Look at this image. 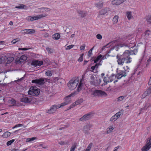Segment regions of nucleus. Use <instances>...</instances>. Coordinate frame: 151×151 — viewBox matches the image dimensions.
<instances>
[{
  "label": "nucleus",
  "instance_id": "nucleus-1",
  "mask_svg": "<svg viewBox=\"0 0 151 151\" xmlns=\"http://www.w3.org/2000/svg\"><path fill=\"white\" fill-rule=\"evenodd\" d=\"M84 83V80L83 78H82L80 80L78 77H75L71 79L67 83V86L69 88L70 90H73L76 88L78 86L77 90L66 96L64 98L65 100L68 101L69 100L68 99H70V103L71 101L70 97L75 96L78 94L81 90Z\"/></svg>",
  "mask_w": 151,
  "mask_h": 151
},
{
  "label": "nucleus",
  "instance_id": "nucleus-2",
  "mask_svg": "<svg viewBox=\"0 0 151 151\" xmlns=\"http://www.w3.org/2000/svg\"><path fill=\"white\" fill-rule=\"evenodd\" d=\"M137 52V49L135 48L131 51L126 50L122 55L118 54L116 57L118 64L119 65L122 66L124 63L127 64L131 63L132 58L130 55H135Z\"/></svg>",
  "mask_w": 151,
  "mask_h": 151
},
{
  "label": "nucleus",
  "instance_id": "nucleus-3",
  "mask_svg": "<svg viewBox=\"0 0 151 151\" xmlns=\"http://www.w3.org/2000/svg\"><path fill=\"white\" fill-rule=\"evenodd\" d=\"M127 43H124L123 44L121 45V47H127L129 48L134 47L136 46L135 43V38L134 35H129L126 37Z\"/></svg>",
  "mask_w": 151,
  "mask_h": 151
},
{
  "label": "nucleus",
  "instance_id": "nucleus-4",
  "mask_svg": "<svg viewBox=\"0 0 151 151\" xmlns=\"http://www.w3.org/2000/svg\"><path fill=\"white\" fill-rule=\"evenodd\" d=\"M68 100L65 101L60 104L57 105H55L51 106L50 109L47 110L46 112L49 114H53L57 110V109L60 107H63L65 105L70 103V99Z\"/></svg>",
  "mask_w": 151,
  "mask_h": 151
},
{
  "label": "nucleus",
  "instance_id": "nucleus-5",
  "mask_svg": "<svg viewBox=\"0 0 151 151\" xmlns=\"http://www.w3.org/2000/svg\"><path fill=\"white\" fill-rule=\"evenodd\" d=\"M40 92V90L36 87H31L28 91L29 95L33 96H37L39 95Z\"/></svg>",
  "mask_w": 151,
  "mask_h": 151
},
{
  "label": "nucleus",
  "instance_id": "nucleus-6",
  "mask_svg": "<svg viewBox=\"0 0 151 151\" xmlns=\"http://www.w3.org/2000/svg\"><path fill=\"white\" fill-rule=\"evenodd\" d=\"M151 148V136L146 140V145L141 149L142 151H147Z\"/></svg>",
  "mask_w": 151,
  "mask_h": 151
},
{
  "label": "nucleus",
  "instance_id": "nucleus-7",
  "mask_svg": "<svg viewBox=\"0 0 151 151\" xmlns=\"http://www.w3.org/2000/svg\"><path fill=\"white\" fill-rule=\"evenodd\" d=\"M47 16V15L45 14H42L37 16H32L28 17H27V19L30 21H33L34 20H38Z\"/></svg>",
  "mask_w": 151,
  "mask_h": 151
},
{
  "label": "nucleus",
  "instance_id": "nucleus-8",
  "mask_svg": "<svg viewBox=\"0 0 151 151\" xmlns=\"http://www.w3.org/2000/svg\"><path fill=\"white\" fill-rule=\"evenodd\" d=\"M92 95L94 96H107V94L104 91L99 90H95Z\"/></svg>",
  "mask_w": 151,
  "mask_h": 151
},
{
  "label": "nucleus",
  "instance_id": "nucleus-9",
  "mask_svg": "<svg viewBox=\"0 0 151 151\" xmlns=\"http://www.w3.org/2000/svg\"><path fill=\"white\" fill-rule=\"evenodd\" d=\"M115 76V78H117V79L114 81V84L118 81V79H121L123 77H125L127 74L126 72L124 71H121L119 73H118Z\"/></svg>",
  "mask_w": 151,
  "mask_h": 151
},
{
  "label": "nucleus",
  "instance_id": "nucleus-10",
  "mask_svg": "<svg viewBox=\"0 0 151 151\" xmlns=\"http://www.w3.org/2000/svg\"><path fill=\"white\" fill-rule=\"evenodd\" d=\"M27 57L24 55H23L20 57H17L15 60V63L16 64L19 63L23 61H25L27 60Z\"/></svg>",
  "mask_w": 151,
  "mask_h": 151
},
{
  "label": "nucleus",
  "instance_id": "nucleus-11",
  "mask_svg": "<svg viewBox=\"0 0 151 151\" xmlns=\"http://www.w3.org/2000/svg\"><path fill=\"white\" fill-rule=\"evenodd\" d=\"M93 116V113H90L84 115L82 118L80 119V121H84L88 120Z\"/></svg>",
  "mask_w": 151,
  "mask_h": 151
},
{
  "label": "nucleus",
  "instance_id": "nucleus-12",
  "mask_svg": "<svg viewBox=\"0 0 151 151\" xmlns=\"http://www.w3.org/2000/svg\"><path fill=\"white\" fill-rule=\"evenodd\" d=\"M115 79V76L114 75H112L110 77H109L106 76L104 77V81L105 83H108L112 82Z\"/></svg>",
  "mask_w": 151,
  "mask_h": 151
},
{
  "label": "nucleus",
  "instance_id": "nucleus-13",
  "mask_svg": "<svg viewBox=\"0 0 151 151\" xmlns=\"http://www.w3.org/2000/svg\"><path fill=\"white\" fill-rule=\"evenodd\" d=\"M43 64V62L42 61L34 60L32 61L31 64L35 67L37 66H40Z\"/></svg>",
  "mask_w": 151,
  "mask_h": 151
},
{
  "label": "nucleus",
  "instance_id": "nucleus-14",
  "mask_svg": "<svg viewBox=\"0 0 151 151\" xmlns=\"http://www.w3.org/2000/svg\"><path fill=\"white\" fill-rule=\"evenodd\" d=\"M32 83H35L37 85H41L44 84V80L43 78H41L38 79H35L32 81Z\"/></svg>",
  "mask_w": 151,
  "mask_h": 151
},
{
  "label": "nucleus",
  "instance_id": "nucleus-15",
  "mask_svg": "<svg viewBox=\"0 0 151 151\" xmlns=\"http://www.w3.org/2000/svg\"><path fill=\"white\" fill-rule=\"evenodd\" d=\"M121 114V112L120 111L117 113L111 118L110 120L112 122L115 121L120 117Z\"/></svg>",
  "mask_w": 151,
  "mask_h": 151
},
{
  "label": "nucleus",
  "instance_id": "nucleus-16",
  "mask_svg": "<svg viewBox=\"0 0 151 151\" xmlns=\"http://www.w3.org/2000/svg\"><path fill=\"white\" fill-rule=\"evenodd\" d=\"M151 93V86L148 88L147 90L144 92L142 96V99H144L146 97L149 96Z\"/></svg>",
  "mask_w": 151,
  "mask_h": 151
},
{
  "label": "nucleus",
  "instance_id": "nucleus-17",
  "mask_svg": "<svg viewBox=\"0 0 151 151\" xmlns=\"http://www.w3.org/2000/svg\"><path fill=\"white\" fill-rule=\"evenodd\" d=\"M126 0H113L111 2L112 5H119L124 2Z\"/></svg>",
  "mask_w": 151,
  "mask_h": 151
},
{
  "label": "nucleus",
  "instance_id": "nucleus-18",
  "mask_svg": "<svg viewBox=\"0 0 151 151\" xmlns=\"http://www.w3.org/2000/svg\"><path fill=\"white\" fill-rule=\"evenodd\" d=\"M110 10V8H105L102 9L99 12V14L100 15H104L107 13Z\"/></svg>",
  "mask_w": 151,
  "mask_h": 151
},
{
  "label": "nucleus",
  "instance_id": "nucleus-19",
  "mask_svg": "<svg viewBox=\"0 0 151 151\" xmlns=\"http://www.w3.org/2000/svg\"><path fill=\"white\" fill-rule=\"evenodd\" d=\"M92 126L90 125H87L85 126L83 128V131L86 134L88 133V131L90 129V128Z\"/></svg>",
  "mask_w": 151,
  "mask_h": 151
},
{
  "label": "nucleus",
  "instance_id": "nucleus-20",
  "mask_svg": "<svg viewBox=\"0 0 151 151\" xmlns=\"http://www.w3.org/2000/svg\"><path fill=\"white\" fill-rule=\"evenodd\" d=\"M32 101L31 99L27 97H24L21 99L22 102L24 103H29Z\"/></svg>",
  "mask_w": 151,
  "mask_h": 151
},
{
  "label": "nucleus",
  "instance_id": "nucleus-21",
  "mask_svg": "<svg viewBox=\"0 0 151 151\" xmlns=\"http://www.w3.org/2000/svg\"><path fill=\"white\" fill-rule=\"evenodd\" d=\"M24 33L26 34H34L35 33V31L34 29H27L23 30Z\"/></svg>",
  "mask_w": 151,
  "mask_h": 151
},
{
  "label": "nucleus",
  "instance_id": "nucleus-22",
  "mask_svg": "<svg viewBox=\"0 0 151 151\" xmlns=\"http://www.w3.org/2000/svg\"><path fill=\"white\" fill-rule=\"evenodd\" d=\"M126 15L127 19L129 20L132 19L133 18V17L132 15V12L128 11L126 13Z\"/></svg>",
  "mask_w": 151,
  "mask_h": 151
},
{
  "label": "nucleus",
  "instance_id": "nucleus-23",
  "mask_svg": "<svg viewBox=\"0 0 151 151\" xmlns=\"http://www.w3.org/2000/svg\"><path fill=\"white\" fill-rule=\"evenodd\" d=\"M77 12L79 16L82 17H85L87 14L86 12H83L80 10H78Z\"/></svg>",
  "mask_w": 151,
  "mask_h": 151
},
{
  "label": "nucleus",
  "instance_id": "nucleus-24",
  "mask_svg": "<svg viewBox=\"0 0 151 151\" xmlns=\"http://www.w3.org/2000/svg\"><path fill=\"white\" fill-rule=\"evenodd\" d=\"M11 133L10 132H6L3 134L2 137L3 138H7L9 137Z\"/></svg>",
  "mask_w": 151,
  "mask_h": 151
},
{
  "label": "nucleus",
  "instance_id": "nucleus-25",
  "mask_svg": "<svg viewBox=\"0 0 151 151\" xmlns=\"http://www.w3.org/2000/svg\"><path fill=\"white\" fill-rule=\"evenodd\" d=\"M119 19V17L117 15H116L114 17L113 19V24H116Z\"/></svg>",
  "mask_w": 151,
  "mask_h": 151
},
{
  "label": "nucleus",
  "instance_id": "nucleus-26",
  "mask_svg": "<svg viewBox=\"0 0 151 151\" xmlns=\"http://www.w3.org/2000/svg\"><path fill=\"white\" fill-rule=\"evenodd\" d=\"M122 44H123V43L117 44V45H115L113 48H111V50L114 49L116 51H118L119 49V47H121L120 46Z\"/></svg>",
  "mask_w": 151,
  "mask_h": 151
},
{
  "label": "nucleus",
  "instance_id": "nucleus-27",
  "mask_svg": "<svg viewBox=\"0 0 151 151\" xmlns=\"http://www.w3.org/2000/svg\"><path fill=\"white\" fill-rule=\"evenodd\" d=\"M14 60V58L12 57H9L6 59V61L7 63H10Z\"/></svg>",
  "mask_w": 151,
  "mask_h": 151
},
{
  "label": "nucleus",
  "instance_id": "nucleus-28",
  "mask_svg": "<svg viewBox=\"0 0 151 151\" xmlns=\"http://www.w3.org/2000/svg\"><path fill=\"white\" fill-rule=\"evenodd\" d=\"M102 57V55H99L96 58L94 59V61L95 63H97Z\"/></svg>",
  "mask_w": 151,
  "mask_h": 151
},
{
  "label": "nucleus",
  "instance_id": "nucleus-29",
  "mask_svg": "<svg viewBox=\"0 0 151 151\" xmlns=\"http://www.w3.org/2000/svg\"><path fill=\"white\" fill-rule=\"evenodd\" d=\"M127 95L124 96H121L118 97L117 99V101L118 102L121 101L127 97Z\"/></svg>",
  "mask_w": 151,
  "mask_h": 151
},
{
  "label": "nucleus",
  "instance_id": "nucleus-30",
  "mask_svg": "<svg viewBox=\"0 0 151 151\" xmlns=\"http://www.w3.org/2000/svg\"><path fill=\"white\" fill-rule=\"evenodd\" d=\"M151 106V104L150 103H148V102L146 103L145 104L144 106L143 107V109L146 110L148 108H149V107H150Z\"/></svg>",
  "mask_w": 151,
  "mask_h": 151
},
{
  "label": "nucleus",
  "instance_id": "nucleus-31",
  "mask_svg": "<svg viewBox=\"0 0 151 151\" xmlns=\"http://www.w3.org/2000/svg\"><path fill=\"white\" fill-rule=\"evenodd\" d=\"M96 6L98 8H101L103 6V2L102 1H100L98 3H97L96 4Z\"/></svg>",
  "mask_w": 151,
  "mask_h": 151
},
{
  "label": "nucleus",
  "instance_id": "nucleus-32",
  "mask_svg": "<svg viewBox=\"0 0 151 151\" xmlns=\"http://www.w3.org/2000/svg\"><path fill=\"white\" fill-rule=\"evenodd\" d=\"M114 129V128L112 126H110L108 127L106 130V133L107 134L111 132Z\"/></svg>",
  "mask_w": 151,
  "mask_h": 151
},
{
  "label": "nucleus",
  "instance_id": "nucleus-33",
  "mask_svg": "<svg viewBox=\"0 0 151 151\" xmlns=\"http://www.w3.org/2000/svg\"><path fill=\"white\" fill-rule=\"evenodd\" d=\"M146 20L148 23L151 24V14H149L147 17Z\"/></svg>",
  "mask_w": 151,
  "mask_h": 151
},
{
  "label": "nucleus",
  "instance_id": "nucleus-34",
  "mask_svg": "<svg viewBox=\"0 0 151 151\" xmlns=\"http://www.w3.org/2000/svg\"><path fill=\"white\" fill-rule=\"evenodd\" d=\"M92 146L93 144L92 143H90L88 146L86 148L85 151H90V150L92 147Z\"/></svg>",
  "mask_w": 151,
  "mask_h": 151
},
{
  "label": "nucleus",
  "instance_id": "nucleus-35",
  "mask_svg": "<svg viewBox=\"0 0 151 151\" xmlns=\"http://www.w3.org/2000/svg\"><path fill=\"white\" fill-rule=\"evenodd\" d=\"M53 36L55 39L56 40L59 39L60 37V35L58 33L55 34Z\"/></svg>",
  "mask_w": 151,
  "mask_h": 151
},
{
  "label": "nucleus",
  "instance_id": "nucleus-36",
  "mask_svg": "<svg viewBox=\"0 0 151 151\" xmlns=\"http://www.w3.org/2000/svg\"><path fill=\"white\" fill-rule=\"evenodd\" d=\"M77 147L76 144L75 143L71 147L70 151H74L75 149L77 148Z\"/></svg>",
  "mask_w": 151,
  "mask_h": 151
},
{
  "label": "nucleus",
  "instance_id": "nucleus-37",
  "mask_svg": "<svg viewBox=\"0 0 151 151\" xmlns=\"http://www.w3.org/2000/svg\"><path fill=\"white\" fill-rule=\"evenodd\" d=\"M83 99H81L77 100L75 102L76 105H79L83 101Z\"/></svg>",
  "mask_w": 151,
  "mask_h": 151
},
{
  "label": "nucleus",
  "instance_id": "nucleus-38",
  "mask_svg": "<svg viewBox=\"0 0 151 151\" xmlns=\"http://www.w3.org/2000/svg\"><path fill=\"white\" fill-rule=\"evenodd\" d=\"M150 32L149 30H147L145 32V35L146 38H147L149 37L150 35Z\"/></svg>",
  "mask_w": 151,
  "mask_h": 151
},
{
  "label": "nucleus",
  "instance_id": "nucleus-39",
  "mask_svg": "<svg viewBox=\"0 0 151 151\" xmlns=\"http://www.w3.org/2000/svg\"><path fill=\"white\" fill-rule=\"evenodd\" d=\"M151 62V57H150L149 59H147V63L146 66L147 67H148Z\"/></svg>",
  "mask_w": 151,
  "mask_h": 151
},
{
  "label": "nucleus",
  "instance_id": "nucleus-40",
  "mask_svg": "<svg viewBox=\"0 0 151 151\" xmlns=\"http://www.w3.org/2000/svg\"><path fill=\"white\" fill-rule=\"evenodd\" d=\"M46 75L48 76H51L52 75V73L50 71L47 70L45 72Z\"/></svg>",
  "mask_w": 151,
  "mask_h": 151
},
{
  "label": "nucleus",
  "instance_id": "nucleus-41",
  "mask_svg": "<svg viewBox=\"0 0 151 151\" xmlns=\"http://www.w3.org/2000/svg\"><path fill=\"white\" fill-rule=\"evenodd\" d=\"M15 141L14 139H12L9 141H8L6 143V145L7 146H9L11 145Z\"/></svg>",
  "mask_w": 151,
  "mask_h": 151
},
{
  "label": "nucleus",
  "instance_id": "nucleus-42",
  "mask_svg": "<svg viewBox=\"0 0 151 151\" xmlns=\"http://www.w3.org/2000/svg\"><path fill=\"white\" fill-rule=\"evenodd\" d=\"M37 139V138L36 137H33L31 138H27L26 139V141L27 142H29L30 141H34L35 139Z\"/></svg>",
  "mask_w": 151,
  "mask_h": 151
},
{
  "label": "nucleus",
  "instance_id": "nucleus-43",
  "mask_svg": "<svg viewBox=\"0 0 151 151\" xmlns=\"http://www.w3.org/2000/svg\"><path fill=\"white\" fill-rule=\"evenodd\" d=\"M13 55L15 57H18L20 55V53L18 51H17L14 52Z\"/></svg>",
  "mask_w": 151,
  "mask_h": 151
},
{
  "label": "nucleus",
  "instance_id": "nucleus-44",
  "mask_svg": "<svg viewBox=\"0 0 151 151\" xmlns=\"http://www.w3.org/2000/svg\"><path fill=\"white\" fill-rule=\"evenodd\" d=\"M46 49L48 53H52L54 51L52 49L49 47L46 48Z\"/></svg>",
  "mask_w": 151,
  "mask_h": 151
},
{
  "label": "nucleus",
  "instance_id": "nucleus-45",
  "mask_svg": "<svg viewBox=\"0 0 151 151\" xmlns=\"http://www.w3.org/2000/svg\"><path fill=\"white\" fill-rule=\"evenodd\" d=\"M20 40L19 38H17L13 40L11 42L12 44H15L17 42L19 41Z\"/></svg>",
  "mask_w": 151,
  "mask_h": 151
},
{
  "label": "nucleus",
  "instance_id": "nucleus-46",
  "mask_svg": "<svg viewBox=\"0 0 151 151\" xmlns=\"http://www.w3.org/2000/svg\"><path fill=\"white\" fill-rule=\"evenodd\" d=\"M123 68L124 70V71L126 73L129 72V68L128 66H124L123 67Z\"/></svg>",
  "mask_w": 151,
  "mask_h": 151
},
{
  "label": "nucleus",
  "instance_id": "nucleus-47",
  "mask_svg": "<svg viewBox=\"0 0 151 151\" xmlns=\"http://www.w3.org/2000/svg\"><path fill=\"white\" fill-rule=\"evenodd\" d=\"M84 54H82L80 58H78V61L79 62H82L83 60V56Z\"/></svg>",
  "mask_w": 151,
  "mask_h": 151
},
{
  "label": "nucleus",
  "instance_id": "nucleus-48",
  "mask_svg": "<svg viewBox=\"0 0 151 151\" xmlns=\"http://www.w3.org/2000/svg\"><path fill=\"white\" fill-rule=\"evenodd\" d=\"M26 6L22 4L20 6H17L15 7L16 8L18 9H24V7H26Z\"/></svg>",
  "mask_w": 151,
  "mask_h": 151
},
{
  "label": "nucleus",
  "instance_id": "nucleus-49",
  "mask_svg": "<svg viewBox=\"0 0 151 151\" xmlns=\"http://www.w3.org/2000/svg\"><path fill=\"white\" fill-rule=\"evenodd\" d=\"M94 46L88 52V54L89 56H90L92 54V51L94 49Z\"/></svg>",
  "mask_w": 151,
  "mask_h": 151
},
{
  "label": "nucleus",
  "instance_id": "nucleus-50",
  "mask_svg": "<svg viewBox=\"0 0 151 151\" xmlns=\"http://www.w3.org/2000/svg\"><path fill=\"white\" fill-rule=\"evenodd\" d=\"M74 46V45H68L67 46V47L66 48V50H70V49L73 47Z\"/></svg>",
  "mask_w": 151,
  "mask_h": 151
},
{
  "label": "nucleus",
  "instance_id": "nucleus-51",
  "mask_svg": "<svg viewBox=\"0 0 151 151\" xmlns=\"http://www.w3.org/2000/svg\"><path fill=\"white\" fill-rule=\"evenodd\" d=\"M23 126V124H17L14 127H12L13 129H14L15 128L20 127Z\"/></svg>",
  "mask_w": 151,
  "mask_h": 151
},
{
  "label": "nucleus",
  "instance_id": "nucleus-52",
  "mask_svg": "<svg viewBox=\"0 0 151 151\" xmlns=\"http://www.w3.org/2000/svg\"><path fill=\"white\" fill-rule=\"evenodd\" d=\"M76 105V104L75 102H74L72 104L70 105L69 107V109H71V108H72L75 106Z\"/></svg>",
  "mask_w": 151,
  "mask_h": 151
},
{
  "label": "nucleus",
  "instance_id": "nucleus-53",
  "mask_svg": "<svg viewBox=\"0 0 151 151\" xmlns=\"http://www.w3.org/2000/svg\"><path fill=\"white\" fill-rule=\"evenodd\" d=\"M96 37L99 40H101L102 39V36L100 34H97L96 36Z\"/></svg>",
  "mask_w": 151,
  "mask_h": 151
},
{
  "label": "nucleus",
  "instance_id": "nucleus-54",
  "mask_svg": "<svg viewBox=\"0 0 151 151\" xmlns=\"http://www.w3.org/2000/svg\"><path fill=\"white\" fill-rule=\"evenodd\" d=\"M45 9V8H39L38 9V10L37 11L39 12H43V10Z\"/></svg>",
  "mask_w": 151,
  "mask_h": 151
},
{
  "label": "nucleus",
  "instance_id": "nucleus-55",
  "mask_svg": "<svg viewBox=\"0 0 151 151\" xmlns=\"http://www.w3.org/2000/svg\"><path fill=\"white\" fill-rule=\"evenodd\" d=\"M85 47V45L84 44L83 45L81 46L80 47V49L81 50H84Z\"/></svg>",
  "mask_w": 151,
  "mask_h": 151
},
{
  "label": "nucleus",
  "instance_id": "nucleus-56",
  "mask_svg": "<svg viewBox=\"0 0 151 151\" xmlns=\"http://www.w3.org/2000/svg\"><path fill=\"white\" fill-rule=\"evenodd\" d=\"M101 65V64L100 63H96L94 66L95 67V68L97 69L98 68L99 65Z\"/></svg>",
  "mask_w": 151,
  "mask_h": 151
},
{
  "label": "nucleus",
  "instance_id": "nucleus-57",
  "mask_svg": "<svg viewBox=\"0 0 151 151\" xmlns=\"http://www.w3.org/2000/svg\"><path fill=\"white\" fill-rule=\"evenodd\" d=\"M29 49L28 48H19L18 50H28Z\"/></svg>",
  "mask_w": 151,
  "mask_h": 151
},
{
  "label": "nucleus",
  "instance_id": "nucleus-58",
  "mask_svg": "<svg viewBox=\"0 0 151 151\" xmlns=\"http://www.w3.org/2000/svg\"><path fill=\"white\" fill-rule=\"evenodd\" d=\"M95 68V67L94 66H92L91 68V69L92 70V71L93 72V71L94 70Z\"/></svg>",
  "mask_w": 151,
  "mask_h": 151
},
{
  "label": "nucleus",
  "instance_id": "nucleus-59",
  "mask_svg": "<svg viewBox=\"0 0 151 151\" xmlns=\"http://www.w3.org/2000/svg\"><path fill=\"white\" fill-rule=\"evenodd\" d=\"M59 144L61 145H65L66 144L65 142L63 141H61L59 143Z\"/></svg>",
  "mask_w": 151,
  "mask_h": 151
},
{
  "label": "nucleus",
  "instance_id": "nucleus-60",
  "mask_svg": "<svg viewBox=\"0 0 151 151\" xmlns=\"http://www.w3.org/2000/svg\"><path fill=\"white\" fill-rule=\"evenodd\" d=\"M119 146L116 147L115 148L114 150L113 151H117L118 149L119 148Z\"/></svg>",
  "mask_w": 151,
  "mask_h": 151
},
{
  "label": "nucleus",
  "instance_id": "nucleus-61",
  "mask_svg": "<svg viewBox=\"0 0 151 151\" xmlns=\"http://www.w3.org/2000/svg\"><path fill=\"white\" fill-rule=\"evenodd\" d=\"M144 55H143V56L140 59H139V62L140 63H141V62L142 61L144 57Z\"/></svg>",
  "mask_w": 151,
  "mask_h": 151
},
{
  "label": "nucleus",
  "instance_id": "nucleus-62",
  "mask_svg": "<svg viewBox=\"0 0 151 151\" xmlns=\"http://www.w3.org/2000/svg\"><path fill=\"white\" fill-rule=\"evenodd\" d=\"M148 84L149 85H150L151 84V78H150V80L148 82Z\"/></svg>",
  "mask_w": 151,
  "mask_h": 151
},
{
  "label": "nucleus",
  "instance_id": "nucleus-63",
  "mask_svg": "<svg viewBox=\"0 0 151 151\" xmlns=\"http://www.w3.org/2000/svg\"><path fill=\"white\" fill-rule=\"evenodd\" d=\"M12 102H13L12 104H15L16 103V101L14 100H12Z\"/></svg>",
  "mask_w": 151,
  "mask_h": 151
},
{
  "label": "nucleus",
  "instance_id": "nucleus-64",
  "mask_svg": "<svg viewBox=\"0 0 151 151\" xmlns=\"http://www.w3.org/2000/svg\"><path fill=\"white\" fill-rule=\"evenodd\" d=\"M88 61L85 60L84 61V65H85L88 62Z\"/></svg>",
  "mask_w": 151,
  "mask_h": 151
}]
</instances>
